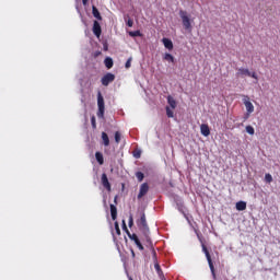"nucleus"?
Here are the masks:
<instances>
[{
  "instance_id": "nucleus-1",
  "label": "nucleus",
  "mask_w": 280,
  "mask_h": 280,
  "mask_svg": "<svg viewBox=\"0 0 280 280\" xmlns=\"http://www.w3.org/2000/svg\"><path fill=\"white\" fill-rule=\"evenodd\" d=\"M92 15L94 16L92 32L96 38H101L102 36V24H100V21H104V18H102V13L100 12V9L95 7V4L92 5Z\"/></svg>"
},
{
  "instance_id": "nucleus-2",
  "label": "nucleus",
  "mask_w": 280,
  "mask_h": 280,
  "mask_svg": "<svg viewBox=\"0 0 280 280\" xmlns=\"http://www.w3.org/2000/svg\"><path fill=\"white\" fill-rule=\"evenodd\" d=\"M96 97H97V113H96V115H97L98 119H105L104 113H106V103L104 101V95H102V92L98 91Z\"/></svg>"
},
{
  "instance_id": "nucleus-3",
  "label": "nucleus",
  "mask_w": 280,
  "mask_h": 280,
  "mask_svg": "<svg viewBox=\"0 0 280 280\" xmlns=\"http://www.w3.org/2000/svg\"><path fill=\"white\" fill-rule=\"evenodd\" d=\"M137 226L142 235H148L150 233V226H148V221L145 220V212H140V219L137 220Z\"/></svg>"
},
{
  "instance_id": "nucleus-4",
  "label": "nucleus",
  "mask_w": 280,
  "mask_h": 280,
  "mask_svg": "<svg viewBox=\"0 0 280 280\" xmlns=\"http://www.w3.org/2000/svg\"><path fill=\"white\" fill-rule=\"evenodd\" d=\"M201 248H202V253L205 254L206 256V259L208 261V266L210 268V272L212 275V278L213 279H217V276H215V266L213 265V259L211 258V253H209V248H207V245L206 243L201 244Z\"/></svg>"
},
{
  "instance_id": "nucleus-5",
  "label": "nucleus",
  "mask_w": 280,
  "mask_h": 280,
  "mask_svg": "<svg viewBox=\"0 0 280 280\" xmlns=\"http://www.w3.org/2000/svg\"><path fill=\"white\" fill-rule=\"evenodd\" d=\"M171 198H173V202H175L177 211L185 215V213H187V207H185L183 198L174 192L171 194Z\"/></svg>"
},
{
  "instance_id": "nucleus-6",
  "label": "nucleus",
  "mask_w": 280,
  "mask_h": 280,
  "mask_svg": "<svg viewBox=\"0 0 280 280\" xmlns=\"http://www.w3.org/2000/svg\"><path fill=\"white\" fill-rule=\"evenodd\" d=\"M179 16L182 19V23L185 30H187V32H191V30L194 28L191 26V18H189V15L187 14V11L180 9L179 10Z\"/></svg>"
},
{
  "instance_id": "nucleus-7",
  "label": "nucleus",
  "mask_w": 280,
  "mask_h": 280,
  "mask_svg": "<svg viewBox=\"0 0 280 280\" xmlns=\"http://www.w3.org/2000/svg\"><path fill=\"white\" fill-rule=\"evenodd\" d=\"M115 73L106 72L101 79V84L103 86H108L109 84H113V82H115Z\"/></svg>"
},
{
  "instance_id": "nucleus-8",
  "label": "nucleus",
  "mask_w": 280,
  "mask_h": 280,
  "mask_svg": "<svg viewBox=\"0 0 280 280\" xmlns=\"http://www.w3.org/2000/svg\"><path fill=\"white\" fill-rule=\"evenodd\" d=\"M119 195L114 197V203L109 205L110 218L113 221L117 220V205H119Z\"/></svg>"
},
{
  "instance_id": "nucleus-9",
  "label": "nucleus",
  "mask_w": 280,
  "mask_h": 280,
  "mask_svg": "<svg viewBox=\"0 0 280 280\" xmlns=\"http://www.w3.org/2000/svg\"><path fill=\"white\" fill-rule=\"evenodd\" d=\"M247 113H255V105L250 102L249 95H243L242 100Z\"/></svg>"
},
{
  "instance_id": "nucleus-10",
  "label": "nucleus",
  "mask_w": 280,
  "mask_h": 280,
  "mask_svg": "<svg viewBox=\"0 0 280 280\" xmlns=\"http://www.w3.org/2000/svg\"><path fill=\"white\" fill-rule=\"evenodd\" d=\"M101 185H103L104 189L106 191L112 192L113 191V186L110 185V182L108 180V175L106 173H103L101 175Z\"/></svg>"
},
{
  "instance_id": "nucleus-11",
  "label": "nucleus",
  "mask_w": 280,
  "mask_h": 280,
  "mask_svg": "<svg viewBox=\"0 0 280 280\" xmlns=\"http://www.w3.org/2000/svg\"><path fill=\"white\" fill-rule=\"evenodd\" d=\"M150 191V184L143 183L140 185L139 192H138V200H141L144 196H148V192Z\"/></svg>"
},
{
  "instance_id": "nucleus-12",
  "label": "nucleus",
  "mask_w": 280,
  "mask_h": 280,
  "mask_svg": "<svg viewBox=\"0 0 280 280\" xmlns=\"http://www.w3.org/2000/svg\"><path fill=\"white\" fill-rule=\"evenodd\" d=\"M161 43L164 45V47H165V49H167V51H174V42H172V38L163 37L161 39Z\"/></svg>"
},
{
  "instance_id": "nucleus-13",
  "label": "nucleus",
  "mask_w": 280,
  "mask_h": 280,
  "mask_svg": "<svg viewBox=\"0 0 280 280\" xmlns=\"http://www.w3.org/2000/svg\"><path fill=\"white\" fill-rule=\"evenodd\" d=\"M192 229L200 244H207V240H205V236H202V233L198 230V223L195 222V226H192Z\"/></svg>"
},
{
  "instance_id": "nucleus-14",
  "label": "nucleus",
  "mask_w": 280,
  "mask_h": 280,
  "mask_svg": "<svg viewBox=\"0 0 280 280\" xmlns=\"http://www.w3.org/2000/svg\"><path fill=\"white\" fill-rule=\"evenodd\" d=\"M200 133L202 135V137H209V135H211V127H209L208 124H201Z\"/></svg>"
},
{
  "instance_id": "nucleus-15",
  "label": "nucleus",
  "mask_w": 280,
  "mask_h": 280,
  "mask_svg": "<svg viewBox=\"0 0 280 280\" xmlns=\"http://www.w3.org/2000/svg\"><path fill=\"white\" fill-rule=\"evenodd\" d=\"M101 139L105 148H108V145H110V138L108 137V133H106L105 131L101 133Z\"/></svg>"
},
{
  "instance_id": "nucleus-16",
  "label": "nucleus",
  "mask_w": 280,
  "mask_h": 280,
  "mask_svg": "<svg viewBox=\"0 0 280 280\" xmlns=\"http://www.w3.org/2000/svg\"><path fill=\"white\" fill-rule=\"evenodd\" d=\"M163 60H165L166 62H172V65H176V58L170 52H165L163 55Z\"/></svg>"
},
{
  "instance_id": "nucleus-17",
  "label": "nucleus",
  "mask_w": 280,
  "mask_h": 280,
  "mask_svg": "<svg viewBox=\"0 0 280 280\" xmlns=\"http://www.w3.org/2000/svg\"><path fill=\"white\" fill-rule=\"evenodd\" d=\"M168 107L172 108V110H175L176 106H178V103L173 98L172 95H168L166 97Z\"/></svg>"
},
{
  "instance_id": "nucleus-18",
  "label": "nucleus",
  "mask_w": 280,
  "mask_h": 280,
  "mask_svg": "<svg viewBox=\"0 0 280 280\" xmlns=\"http://www.w3.org/2000/svg\"><path fill=\"white\" fill-rule=\"evenodd\" d=\"M155 271L158 272V277H160L161 280H167L165 278V275L163 273V269H161V265L159 262L154 264Z\"/></svg>"
},
{
  "instance_id": "nucleus-19",
  "label": "nucleus",
  "mask_w": 280,
  "mask_h": 280,
  "mask_svg": "<svg viewBox=\"0 0 280 280\" xmlns=\"http://www.w3.org/2000/svg\"><path fill=\"white\" fill-rule=\"evenodd\" d=\"M141 170L147 176H152V174H154V167L151 165H144L141 167Z\"/></svg>"
},
{
  "instance_id": "nucleus-20",
  "label": "nucleus",
  "mask_w": 280,
  "mask_h": 280,
  "mask_svg": "<svg viewBox=\"0 0 280 280\" xmlns=\"http://www.w3.org/2000/svg\"><path fill=\"white\" fill-rule=\"evenodd\" d=\"M247 203L244 200L237 201L235 205L236 211H246Z\"/></svg>"
},
{
  "instance_id": "nucleus-21",
  "label": "nucleus",
  "mask_w": 280,
  "mask_h": 280,
  "mask_svg": "<svg viewBox=\"0 0 280 280\" xmlns=\"http://www.w3.org/2000/svg\"><path fill=\"white\" fill-rule=\"evenodd\" d=\"M128 35L131 38H143V33H141L139 30H137V31H129Z\"/></svg>"
},
{
  "instance_id": "nucleus-22",
  "label": "nucleus",
  "mask_w": 280,
  "mask_h": 280,
  "mask_svg": "<svg viewBox=\"0 0 280 280\" xmlns=\"http://www.w3.org/2000/svg\"><path fill=\"white\" fill-rule=\"evenodd\" d=\"M144 240L147 242V248H150V250H152V248H154V243H152V238L150 237V233L143 234Z\"/></svg>"
},
{
  "instance_id": "nucleus-23",
  "label": "nucleus",
  "mask_w": 280,
  "mask_h": 280,
  "mask_svg": "<svg viewBox=\"0 0 280 280\" xmlns=\"http://www.w3.org/2000/svg\"><path fill=\"white\" fill-rule=\"evenodd\" d=\"M104 65L106 69H113L115 61L112 59V57H105Z\"/></svg>"
},
{
  "instance_id": "nucleus-24",
  "label": "nucleus",
  "mask_w": 280,
  "mask_h": 280,
  "mask_svg": "<svg viewBox=\"0 0 280 280\" xmlns=\"http://www.w3.org/2000/svg\"><path fill=\"white\" fill-rule=\"evenodd\" d=\"M95 159H96V162L98 163V165L104 164V153H102L101 151L95 152Z\"/></svg>"
},
{
  "instance_id": "nucleus-25",
  "label": "nucleus",
  "mask_w": 280,
  "mask_h": 280,
  "mask_svg": "<svg viewBox=\"0 0 280 280\" xmlns=\"http://www.w3.org/2000/svg\"><path fill=\"white\" fill-rule=\"evenodd\" d=\"M136 178L138 183H143V179L145 178V173L143 171L136 172Z\"/></svg>"
},
{
  "instance_id": "nucleus-26",
  "label": "nucleus",
  "mask_w": 280,
  "mask_h": 280,
  "mask_svg": "<svg viewBox=\"0 0 280 280\" xmlns=\"http://www.w3.org/2000/svg\"><path fill=\"white\" fill-rule=\"evenodd\" d=\"M236 75H242V77L247 75L248 78V75H250V70L246 68H241L238 69V72H236Z\"/></svg>"
},
{
  "instance_id": "nucleus-27",
  "label": "nucleus",
  "mask_w": 280,
  "mask_h": 280,
  "mask_svg": "<svg viewBox=\"0 0 280 280\" xmlns=\"http://www.w3.org/2000/svg\"><path fill=\"white\" fill-rule=\"evenodd\" d=\"M165 110H166V117H168V119H174V110H172V107L166 106Z\"/></svg>"
},
{
  "instance_id": "nucleus-28",
  "label": "nucleus",
  "mask_w": 280,
  "mask_h": 280,
  "mask_svg": "<svg viewBox=\"0 0 280 280\" xmlns=\"http://www.w3.org/2000/svg\"><path fill=\"white\" fill-rule=\"evenodd\" d=\"M245 132H247V135H250L253 137V135H255V127L250 126V125H247L245 127Z\"/></svg>"
},
{
  "instance_id": "nucleus-29",
  "label": "nucleus",
  "mask_w": 280,
  "mask_h": 280,
  "mask_svg": "<svg viewBox=\"0 0 280 280\" xmlns=\"http://www.w3.org/2000/svg\"><path fill=\"white\" fill-rule=\"evenodd\" d=\"M114 229L116 231V235H121V229H119V221H114Z\"/></svg>"
},
{
  "instance_id": "nucleus-30",
  "label": "nucleus",
  "mask_w": 280,
  "mask_h": 280,
  "mask_svg": "<svg viewBox=\"0 0 280 280\" xmlns=\"http://www.w3.org/2000/svg\"><path fill=\"white\" fill-rule=\"evenodd\" d=\"M183 215H184L185 220H187L188 224L190 226H194V224H191V220H194V217L187 212H185V214H183Z\"/></svg>"
},
{
  "instance_id": "nucleus-31",
  "label": "nucleus",
  "mask_w": 280,
  "mask_h": 280,
  "mask_svg": "<svg viewBox=\"0 0 280 280\" xmlns=\"http://www.w3.org/2000/svg\"><path fill=\"white\" fill-rule=\"evenodd\" d=\"M114 139H115V143H120V141H121V132L115 131Z\"/></svg>"
},
{
  "instance_id": "nucleus-32",
  "label": "nucleus",
  "mask_w": 280,
  "mask_h": 280,
  "mask_svg": "<svg viewBox=\"0 0 280 280\" xmlns=\"http://www.w3.org/2000/svg\"><path fill=\"white\" fill-rule=\"evenodd\" d=\"M121 229H122V231L126 232V235H128V233H130V230H128V225L126 224L125 219H122V221H121Z\"/></svg>"
},
{
  "instance_id": "nucleus-33",
  "label": "nucleus",
  "mask_w": 280,
  "mask_h": 280,
  "mask_svg": "<svg viewBox=\"0 0 280 280\" xmlns=\"http://www.w3.org/2000/svg\"><path fill=\"white\" fill-rule=\"evenodd\" d=\"M91 124H92V128L94 130H97V121H96L95 115L91 116Z\"/></svg>"
},
{
  "instance_id": "nucleus-34",
  "label": "nucleus",
  "mask_w": 280,
  "mask_h": 280,
  "mask_svg": "<svg viewBox=\"0 0 280 280\" xmlns=\"http://www.w3.org/2000/svg\"><path fill=\"white\" fill-rule=\"evenodd\" d=\"M272 180V175L270 173L265 174V183H268L270 185Z\"/></svg>"
},
{
  "instance_id": "nucleus-35",
  "label": "nucleus",
  "mask_w": 280,
  "mask_h": 280,
  "mask_svg": "<svg viewBox=\"0 0 280 280\" xmlns=\"http://www.w3.org/2000/svg\"><path fill=\"white\" fill-rule=\"evenodd\" d=\"M127 236L129 237V240H131V242H135L139 238L137 234H131L130 232H127Z\"/></svg>"
},
{
  "instance_id": "nucleus-36",
  "label": "nucleus",
  "mask_w": 280,
  "mask_h": 280,
  "mask_svg": "<svg viewBox=\"0 0 280 280\" xmlns=\"http://www.w3.org/2000/svg\"><path fill=\"white\" fill-rule=\"evenodd\" d=\"M132 67V57H129L125 62V69H130Z\"/></svg>"
},
{
  "instance_id": "nucleus-37",
  "label": "nucleus",
  "mask_w": 280,
  "mask_h": 280,
  "mask_svg": "<svg viewBox=\"0 0 280 280\" xmlns=\"http://www.w3.org/2000/svg\"><path fill=\"white\" fill-rule=\"evenodd\" d=\"M141 149H137L136 151H133V159H141Z\"/></svg>"
},
{
  "instance_id": "nucleus-38",
  "label": "nucleus",
  "mask_w": 280,
  "mask_h": 280,
  "mask_svg": "<svg viewBox=\"0 0 280 280\" xmlns=\"http://www.w3.org/2000/svg\"><path fill=\"white\" fill-rule=\"evenodd\" d=\"M128 226L129 229H132V226H135V219L132 218V213L129 214Z\"/></svg>"
},
{
  "instance_id": "nucleus-39",
  "label": "nucleus",
  "mask_w": 280,
  "mask_h": 280,
  "mask_svg": "<svg viewBox=\"0 0 280 280\" xmlns=\"http://www.w3.org/2000/svg\"><path fill=\"white\" fill-rule=\"evenodd\" d=\"M110 229H112V236H113L114 244H116V246H119V241H117V236L115 235V231L113 230V225L110 226Z\"/></svg>"
},
{
  "instance_id": "nucleus-40",
  "label": "nucleus",
  "mask_w": 280,
  "mask_h": 280,
  "mask_svg": "<svg viewBox=\"0 0 280 280\" xmlns=\"http://www.w3.org/2000/svg\"><path fill=\"white\" fill-rule=\"evenodd\" d=\"M151 253H152L154 265L159 264V258L156 257V249L152 248Z\"/></svg>"
},
{
  "instance_id": "nucleus-41",
  "label": "nucleus",
  "mask_w": 280,
  "mask_h": 280,
  "mask_svg": "<svg viewBox=\"0 0 280 280\" xmlns=\"http://www.w3.org/2000/svg\"><path fill=\"white\" fill-rule=\"evenodd\" d=\"M127 27H132L135 25V20H132L130 16L126 20Z\"/></svg>"
},
{
  "instance_id": "nucleus-42",
  "label": "nucleus",
  "mask_w": 280,
  "mask_h": 280,
  "mask_svg": "<svg viewBox=\"0 0 280 280\" xmlns=\"http://www.w3.org/2000/svg\"><path fill=\"white\" fill-rule=\"evenodd\" d=\"M103 51H108V39L102 40Z\"/></svg>"
},
{
  "instance_id": "nucleus-43",
  "label": "nucleus",
  "mask_w": 280,
  "mask_h": 280,
  "mask_svg": "<svg viewBox=\"0 0 280 280\" xmlns=\"http://www.w3.org/2000/svg\"><path fill=\"white\" fill-rule=\"evenodd\" d=\"M250 115H253V113L246 112V113L243 115V121H248V119H250Z\"/></svg>"
},
{
  "instance_id": "nucleus-44",
  "label": "nucleus",
  "mask_w": 280,
  "mask_h": 280,
  "mask_svg": "<svg viewBox=\"0 0 280 280\" xmlns=\"http://www.w3.org/2000/svg\"><path fill=\"white\" fill-rule=\"evenodd\" d=\"M248 78H253V80H259V75H257V72L249 71Z\"/></svg>"
},
{
  "instance_id": "nucleus-45",
  "label": "nucleus",
  "mask_w": 280,
  "mask_h": 280,
  "mask_svg": "<svg viewBox=\"0 0 280 280\" xmlns=\"http://www.w3.org/2000/svg\"><path fill=\"white\" fill-rule=\"evenodd\" d=\"M100 56H102V50L94 51L93 58H100Z\"/></svg>"
},
{
  "instance_id": "nucleus-46",
  "label": "nucleus",
  "mask_w": 280,
  "mask_h": 280,
  "mask_svg": "<svg viewBox=\"0 0 280 280\" xmlns=\"http://www.w3.org/2000/svg\"><path fill=\"white\" fill-rule=\"evenodd\" d=\"M83 7L85 10L89 8V0H82Z\"/></svg>"
},
{
  "instance_id": "nucleus-47",
  "label": "nucleus",
  "mask_w": 280,
  "mask_h": 280,
  "mask_svg": "<svg viewBox=\"0 0 280 280\" xmlns=\"http://www.w3.org/2000/svg\"><path fill=\"white\" fill-rule=\"evenodd\" d=\"M75 10H77V12L80 14V16L82 19V11L80 10V7L78 4L75 5Z\"/></svg>"
},
{
  "instance_id": "nucleus-48",
  "label": "nucleus",
  "mask_w": 280,
  "mask_h": 280,
  "mask_svg": "<svg viewBox=\"0 0 280 280\" xmlns=\"http://www.w3.org/2000/svg\"><path fill=\"white\" fill-rule=\"evenodd\" d=\"M103 205H104L105 209H108V203L106 202V196H104Z\"/></svg>"
},
{
  "instance_id": "nucleus-49",
  "label": "nucleus",
  "mask_w": 280,
  "mask_h": 280,
  "mask_svg": "<svg viewBox=\"0 0 280 280\" xmlns=\"http://www.w3.org/2000/svg\"><path fill=\"white\" fill-rule=\"evenodd\" d=\"M131 257L135 259L137 257V254H135V249L130 248Z\"/></svg>"
},
{
  "instance_id": "nucleus-50",
  "label": "nucleus",
  "mask_w": 280,
  "mask_h": 280,
  "mask_svg": "<svg viewBox=\"0 0 280 280\" xmlns=\"http://www.w3.org/2000/svg\"><path fill=\"white\" fill-rule=\"evenodd\" d=\"M133 242H135V244H136L137 247L141 245V240H139V237H138L137 241H133Z\"/></svg>"
},
{
  "instance_id": "nucleus-51",
  "label": "nucleus",
  "mask_w": 280,
  "mask_h": 280,
  "mask_svg": "<svg viewBox=\"0 0 280 280\" xmlns=\"http://www.w3.org/2000/svg\"><path fill=\"white\" fill-rule=\"evenodd\" d=\"M133 242H135V244H136L137 247L141 245V240H139V237H138L137 241H133Z\"/></svg>"
},
{
  "instance_id": "nucleus-52",
  "label": "nucleus",
  "mask_w": 280,
  "mask_h": 280,
  "mask_svg": "<svg viewBox=\"0 0 280 280\" xmlns=\"http://www.w3.org/2000/svg\"><path fill=\"white\" fill-rule=\"evenodd\" d=\"M137 248H139V250H145V247H143L142 243L140 245H138Z\"/></svg>"
},
{
  "instance_id": "nucleus-53",
  "label": "nucleus",
  "mask_w": 280,
  "mask_h": 280,
  "mask_svg": "<svg viewBox=\"0 0 280 280\" xmlns=\"http://www.w3.org/2000/svg\"><path fill=\"white\" fill-rule=\"evenodd\" d=\"M126 275H127L129 280H135V279H132V276H130V272H128V269H126Z\"/></svg>"
},
{
  "instance_id": "nucleus-54",
  "label": "nucleus",
  "mask_w": 280,
  "mask_h": 280,
  "mask_svg": "<svg viewBox=\"0 0 280 280\" xmlns=\"http://www.w3.org/2000/svg\"><path fill=\"white\" fill-rule=\"evenodd\" d=\"M82 23L86 26L88 24H86V20H84V16L82 15Z\"/></svg>"
},
{
  "instance_id": "nucleus-55",
  "label": "nucleus",
  "mask_w": 280,
  "mask_h": 280,
  "mask_svg": "<svg viewBox=\"0 0 280 280\" xmlns=\"http://www.w3.org/2000/svg\"><path fill=\"white\" fill-rule=\"evenodd\" d=\"M126 189V184H121V191H124Z\"/></svg>"
},
{
  "instance_id": "nucleus-56",
  "label": "nucleus",
  "mask_w": 280,
  "mask_h": 280,
  "mask_svg": "<svg viewBox=\"0 0 280 280\" xmlns=\"http://www.w3.org/2000/svg\"><path fill=\"white\" fill-rule=\"evenodd\" d=\"M168 185H170V187H174V183H172V182H170Z\"/></svg>"
},
{
  "instance_id": "nucleus-57",
  "label": "nucleus",
  "mask_w": 280,
  "mask_h": 280,
  "mask_svg": "<svg viewBox=\"0 0 280 280\" xmlns=\"http://www.w3.org/2000/svg\"><path fill=\"white\" fill-rule=\"evenodd\" d=\"M89 121V118L86 117V115H85V124Z\"/></svg>"
},
{
  "instance_id": "nucleus-58",
  "label": "nucleus",
  "mask_w": 280,
  "mask_h": 280,
  "mask_svg": "<svg viewBox=\"0 0 280 280\" xmlns=\"http://www.w3.org/2000/svg\"><path fill=\"white\" fill-rule=\"evenodd\" d=\"M118 253H121V249H119V246H117Z\"/></svg>"
},
{
  "instance_id": "nucleus-59",
  "label": "nucleus",
  "mask_w": 280,
  "mask_h": 280,
  "mask_svg": "<svg viewBox=\"0 0 280 280\" xmlns=\"http://www.w3.org/2000/svg\"><path fill=\"white\" fill-rule=\"evenodd\" d=\"M125 241L128 242V237L125 236Z\"/></svg>"
}]
</instances>
